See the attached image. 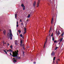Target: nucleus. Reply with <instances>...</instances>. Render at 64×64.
<instances>
[{"instance_id": "nucleus-15", "label": "nucleus", "mask_w": 64, "mask_h": 64, "mask_svg": "<svg viewBox=\"0 0 64 64\" xmlns=\"http://www.w3.org/2000/svg\"><path fill=\"white\" fill-rule=\"evenodd\" d=\"M4 51L6 54H7V52H6V51L5 50H4Z\"/></svg>"}, {"instance_id": "nucleus-40", "label": "nucleus", "mask_w": 64, "mask_h": 64, "mask_svg": "<svg viewBox=\"0 0 64 64\" xmlns=\"http://www.w3.org/2000/svg\"><path fill=\"white\" fill-rule=\"evenodd\" d=\"M22 47H24V44H23L22 45Z\"/></svg>"}, {"instance_id": "nucleus-22", "label": "nucleus", "mask_w": 64, "mask_h": 64, "mask_svg": "<svg viewBox=\"0 0 64 64\" xmlns=\"http://www.w3.org/2000/svg\"><path fill=\"white\" fill-rule=\"evenodd\" d=\"M55 58H56V57H54L53 58V61H54L55 60Z\"/></svg>"}, {"instance_id": "nucleus-57", "label": "nucleus", "mask_w": 64, "mask_h": 64, "mask_svg": "<svg viewBox=\"0 0 64 64\" xmlns=\"http://www.w3.org/2000/svg\"><path fill=\"white\" fill-rule=\"evenodd\" d=\"M58 44L59 45V44H60V43H59Z\"/></svg>"}, {"instance_id": "nucleus-38", "label": "nucleus", "mask_w": 64, "mask_h": 64, "mask_svg": "<svg viewBox=\"0 0 64 64\" xmlns=\"http://www.w3.org/2000/svg\"><path fill=\"white\" fill-rule=\"evenodd\" d=\"M33 64H36V62H34Z\"/></svg>"}, {"instance_id": "nucleus-47", "label": "nucleus", "mask_w": 64, "mask_h": 64, "mask_svg": "<svg viewBox=\"0 0 64 64\" xmlns=\"http://www.w3.org/2000/svg\"><path fill=\"white\" fill-rule=\"evenodd\" d=\"M23 48L24 49H25V48H24V47H23Z\"/></svg>"}, {"instance_id": "nucleus-44", "label": "nucleus", "mask_w": 64, "mask_h": 64, "mask_svg": "<svg viewBox=\"0 0 64 64\" xmlns=\"http://www.w3.org/2000/svg\"><path fill=\"white\" fill-rule=\"evenodd\" d=\"M24 52L23 51L22 52V54H24Z\"/></svg>"}, {"instance_id": "nucleus-54", "label": "nucleus", "mask_w": 64, "mask_h": 64, "mask_svg": "<svg viewBox=\"0 0 64 64\" xmlns=\"http://www.w3.org/2000/svg\"><path fill=\"white\" fill-rule=\"evenodd\" d=\"M53 62L54 63V60L53 61Z\"/></svg>"}, {"instance_id": "nucleus-12", "label": "nucleus", "mask_w": 64, "mask_h": 64, "mask_svg": "<svg viewBox=\"0 0 64 64\" xmlns=\"http://www.w3.org/2000/svg\"><path fill=\"white\" fill-rule=\"evenodd\" d=\"M52 40L53 41H54L55 40V39L54 38V37H53V36H52Z\"/></svg>"}, {"instance_id": "nucleus-27", "label": "nucleus", "mask_w": 64, "mask_h": 64, "mask_svg": "<svg viewBox=\"0 0 64 64\" xmlns=\"http://www.w3.org/2000/svg\"><path fill=\"white\" fill-rule=\"evenodd\" d=\"M52 36H53V33H52V34L51 35V37H52Z\"/></svg>"}, {"instance_id": "nucleus-8", "label": "nucleus", "mask_w": 64, "mask_h": 64, "mask_svg": "<svg viewBox=\"0 0 64 64\" xmlns=\"http://www.w3.org/2000/svg\"><path fill=\"white\" fill-rule=\"evenodd\" d=\"M13 59H14V61L13 62L14 63H15V62H17V60H17V59L16 58H13Z\"/></svg>"}, {"instance_id": "nucleus-10", "label": "nucleus", "mask_w": 64, "mask_h": 64, "mask_svg": "<svg viewBox=\"0 0 64 64\" xmlns=\"http://www.w3.org/2000/svg\"><path fill=\"white\" fill-rule=\"evenodd\" d=\"M6 32V30H4V31L3 32V33L4 35H5V33Z\"/></svg>"}, {"instance_id": "nucleus-37", "label": "nucleus", "mask_w": 64, "mask_h": 64, "mask_svg": "<svg viewBox=\"0 0 64 64\" xmlns=\"http://www.w3.org/2000/svg\"><path fill=\"white\" fill-rule=\"evenodd\" d=\"M63 34H64V33L63 32L62 33V36H63Z\"/></svg>"}, {"instance_id": "nucleus-32", "label": "nucleus", "mask_w": 64, "mask_h": 64, "mask_svg": "<svg viewBox=\"0 0 64 64\" xmlns=\"http://www.w3.org/2000/svg\"><path fill=\"white\" fill-rule=\"evenodd\" d=\"M16 24H18V21L16 22Z\"/></svg>"}, {"instance_id": "nucleus-42", "label": "nucleus", "mask_w": 64, "mask_h": 64, "mask_svg": "<svg viewBox=\"0 0 64 64\" xmlns=\"http://www.w3.org/2000/svg\"><path fill=\"white\" fill-rule=\"evenodd\" d=\"M9 45H10L8 43V46H9Z\"/></svg>"}, {"instance_id": "nucleus-36", "label": "nucleus", "mask_w": 64, "mask_h": 64, "mask_svg": "<svg viewBox=\"0 0 64 64\" xmlns=\"http://www.w3.org/2000/svg\"><path fill=\"white\" fill-rule=\"evenodd\" d=\"M26 25H27V24H25V27H26Z\"/></svg>"}, {"instance_id": "nucleus-50", "label": "nucleus", "mask_w": 64, "mask_h": 64, "mask_svg": "<svg viewBox=\"0 0 64 64\" xmlns=\"http://www.w3.org/2000/svg\"><path fill=\"white\" fill-rule=\"evenodd\" d=\"M22 38H24V37H23V36H22Z\"/></svg>"}, {"instance_id": "nucleus-2", "label": "nucleus", "mask_w": 64, "mask_h": 64, "mask_svg": "<svg viewBox=\"0 0 64 64\" xmlns=\"http://www.w3.org/2000/svg\"><path fill=\"white\" fill-rule=\"evenodd\" d=\"M12 36H11V35H10V33H8L7 34V37H8V38H10H10V40H12Z\"/></svg>"}, {"instance_id": "nucleus-9", "label": "nucleus", "mask_w": 64, "mask_h": 64, "mask_svg": "<svg viewBox=\"0 0 64 64\" xmlns=\"http://www.w3.org/2000/svg\"><path fill=\"white\" fill-rule=\"evenodd\" d=\"M15 41V44L16 45H17V40H16Z\"/></svg>"}, {"instance_id": "nucleus-11", "label": "nucleus", "mask_w": 64, "mask_h": 64, "mask_svg": "<svg viewBox=\"0 0 64 64\" xmlns=\"http://www.w3.org/2000/svg\"><path fill=\"white\" fill-rule=\"evenodd\" d=\"M53 18H52V21H51V23L52 24V23H53Z\"/></svg>"}, {"instance_id": "nucleus-51", "label": "nucleus", "mask_w": 64, "mask_h": 64, "mask_svg": "<svg viewBox=\"0 0 64 64\" xmlns=\"http://www.w3.org/2000/svg\"><path fill=\"white\" fill-rule=\"evenodd\" d=\"M49 36H50V34H49Z\"/></svg>"}, {"instance_id": "nucleus-13", "label": "nucleus", "mask_w": 64, "mask_h": 64, "mask_svg": "<svg viewBox=\"0 0 64 64\" xmlns=\"http://www.w3.org/2000/svg\"><path fill=\"white\" fill-rule=\"evenodd\" d=\"M25 10V6H24V7H23V10Z\"/></svg>"}, {"instance_id": "nucleus-59", "label": "nucleus", "mask_w": 64, "mask_h": 64, "mask_svg": "<svg viewBox=\"0 0 64 64\" xmlns=\"http://www.w3.org/2000/svg\"><path fill=\"white\" fill-rule=\"evenodd\" d=\"M31 61H32V60H31Z\"/></svg>"}, {"instance_id": "nucleus-5", "label": "nucleus", "mask_w": 64, "mask_h": 64, "mask_svg": "<svg viewBox=\"0 0 64 64\" xmlns=\"http://www.w3.org/2000/svg\"><path fill=\"white\" fill-rule=\"evenodd\" d=\"M10 33H10V36H12V32L11 31V30H10Z\"/></svg>"}, {"instance_id": "nucleus-3", "label": "nucleus", "mask_w": 64, "mask_h": 64, "mask_svg": "<svg viewBox=\"0 0 64 64\" xmlns=\"http://www.w3.org/2000/svg\"><path fill=\"white\" fill-rule=\"evenodd\" d=\"M40 0H38V2H37V7H38L39 6V5L40 4Z\"/></svg>"}, {"instance_id": "nucleus-30", "label": "nucleus", "mask_w": 64, "mask_h": 64, "mask_svg": "<svg viewBox=\"0 0 64 64\" xmlns=\"http://www.w3.org/2000/svg\"><path fill=\"white\" fill-rule=\"evenodd\" d=\"M26 33V31H24V34H25V33Z\"/></svg>"}, {"instance_id": "nucleus-23", "label": "nucleus", "mask_w": 64, "mask_h": 64, "mask_svg": "<svg viewBox=\"0 0 64 64\" xmlns=\"http://www.w3.org/2000/svg\"><path fill=\"white\" fill-rule=\"evenodd\" d=\"M30 14H28V18H30Z\"/></svg>"}, {"instance_id": "nucleus-17", "label": "nucleus", "mask_w": 64, "mask_h": 64, "mask_svg": "<svg viewBox=\"0 0 64 64\" xmlns=\"http://www.w3.org/2000/svg\"><path fill=\"white\" fill-rule=\"evenodd\" d=\"M61 34V33L59 31H58V35H60V34Z\"/></svg>"}, {"instance_id": "nucleus-35", "label": "nucleus", "mask_w": 64, "mask_h": 64, "mask_svg": "<svg viewBox=\"0 0 64 64\" xmlns=\"http://www.w3.org/2000/svg\"><path fill=\"white\" fill-rule=\"evenodd\" d=\"M20 43L22 44V40H21L20 41Z\"/></svg>"}, {"instance_id": "nucleus-55", "label": "nucleus", "mask_w": 64, "mask_h": 64, "mask_svg": "<svg viewBox=\"0 0 64 64\" xmlns=\"http://www.w3.org/2000/svg\"><path fill=\"white\" fill-rule=\"evenodd\" d=\"M1 31V30H0V31Z\"/></svg>"}, {"instance_id": "nucleus-21", "label": "nucleus", "mask_w": 64, "mask_h": 64, "mask_svg": "<svg viewBox=\"0 0 64 64\" xmlns=\"http://www.w3.org/2000/svg\"><path fill=\"white\" fill-rule=\"evenodd\" d=\"M10 48H11V49H12L13 48V46H12V45L10 46Z\"/></svg>"}, {"instance_id": "nucleus-56", "label": "nucleus", "mask_w": 64, "mask_h": 64, "mask_svg": "<svg viewBox=\"0 0 64 64\" xmlns=\"http://www.w3.org/2000/svg\"><path fill=\"white\" fill-rule=\"evenodd\" d=\"M17 35H18V33L17 32Z\"/></svg>"}, {"instance_id": "nucleus-49", "label": "nucleus", "mask_w": 64, "mask_h": 64, "mask_svg": "<svg viewBox=\"0 0 64 64\" xmlns=\"http://www.w3.org/2000/svg\"><path fill=\"white\" fill-rule=\"evenodd\" d=\"M8 51H9V50H7V52H8Z\"/></svg>"}, {"instance_id": "nucleus-41", "label": "nucleus", "mask_w": 64, "mask_h": 64, "mask_svg": "<svg viewBox=\"0 0 64 64\" xmlns=\"http://www.w3.org/2000/svg\"><path fill=\"white\" fill-rule=\"evenodd\" d=\"M56 33H57L58 35V33L57 32V31H56Z\"/></svg>"}, {"instance_id": "nucleus-7", "label": "nucleus", "mask_w": 64, "mask_h": 64, "mask_svg": "<svg viewBox=\"0 0 64 64\" xmlns=\"http://www.w3.org/2000/svg\"><path fill=\"white\" fill-rule=\"evenodd\" d=\"M47 38H46V42H44V48H45V44H46V42H47Z\"/></svg>"}, {"instance_id": "nucleus-4", "label": "nucleus", "mask_w": 64, "mask_h": 64, "mask_svg": "<svg viewBox=\"0 0 64 64\" xmlns=\"http://www.w3.org/2000/svg\"><path fill=\"white\" fill-rule=\"evenodd\" d=\"M36 1H34L33 3V6L34 7H35V6H36Z\"/></svg>"}, {"instance_id": "nucleus-20", "label": "nucleus", "mask_w": 64, "mask_h": 64, "mask_svg": "<svg viewBox=\"0 0 64 64\" xmlns=\"http://www.w3.org/2000/svg\"><path fill=\"white\" fill-rule=\"evenodd\" d=\"M18 32L19 33H21V30H18Z\"/></svg>"}, {"instance_id": "nucleus-29", "label": "nucleus", "mask_w": 64, "mask_h": 64, "mask_svg": "<svg viewBox=\"0 0 64 64\" xmlns=\"http://www.w3.org/2000/svg\"><path fill=\"white\" fill-rule=\"evenodd\" d=\"M18 26H19V25H18V24H16V27H18Z\"/></svg>"}, {"instance_id": "nucleus-24", "label": "nucleus", "mask_w": 64, "mask_h": 64, "mask_svg": "<svg viewBox=\"0 0 64 64\" xmlns=\"http://www.w3.org/2000/svg\"><path fill=\"white\" fill-rule=\"evenodd\" d=\"M24 31H26V28H24Z\"/></svg>"}, {"instance_id": "nucleus-1", "label": "nucleus", "mask_w": 64, "mask_h": 64, "mask_svg": "<svg viewBox=\"0 0 64 64\" xmlns=\"http://www.w3.org/2000/svg\"><path fill=\"white\" fill-rule=\"evenodd\" d=\"M18 50H17V51H15V52H14L12 53V57H15V58H16L17 60L18 59V57H17V56L18 55Z\"/></svg>"}, {"instance_id": "nucleus-43", "label": "nucleus", "mask_w": 64, "mask_h": 64, "mask_svg": "<svg viewBox=\"0 0 64 64\" xmlns=\"http://www.w3.org/2000/svg\"><path fill=\"white\" fill-rule=\"evenodd\" d=\"M20 22H22V20H21V19L20 20Z\"/></svg>"}, {"instance_id": "nucleus-34", "label": "nucleus", "mask_w": 64, "mask_h": 64, "mask_svg": "<svg viewBox=\"0 0 64 64\" xmlns=\"http://www.w3.org/2000/svg\"><path fill=\"white\" fill-rule=\"evenodd\" d=\"M54 43H56V42H57V41L56 40H55L54 41Z\"/></svg>"}, {"instance_id": "nucleus-39", "label": "nucleus", "mask_w": 64, "mask_h": 64, "mask_svg": "<svg viewBox=\"0 0 64 64\" xmlns=\"http://www.w3.org/2000/svg\"><path fill=\"white\" fill-rule=\"evenodd\" d=\"M3 44L4 45V44H6V43L4 42H3Z\"/></svg>"}, {"instance_id": "nucleus-25", "label": "nucleus", "mask_w": 64, "mask_h": 64, "mask_svg": "<svg viewBox=\"0 0 64 64\" xmlns=\"http://www.w3.org/2000/svg\"><path fill=\"white\" fill-rule=\"evenodd\" d=\"M20 36L21 37H22V36H23V35H22V34H21L20 35Z\"/></svg>"}, {"instance_id": "nucleus-28", "label": "nucleus", "mask_w": 64, "mask_h": 64, "mask_svg": "<svg viewBox=\"0 0 64 64\" xmlns=\"http://www.w3.org/2000/svg\"><path fill=\"white\" fill-rule=\"evenodd\" d=\"M10 55H11V56H13V55H12V54H11V52H10Z\"/></svg>"}, {"instance_id": "nucleus-52", "label": "nucleus", "mask_w": 64, "mask_h": 64, "mask_svg": "<svg viewBox=\"0 0 64 64\" xmlns=\"http://www.w3.org/2000/svg\"><path fill=\"white\" fill-rule=\"evenodd\" d=\"M58 61H59V60H60V59H58Z\"/></svg>"}, {"instance_id": "nucleus-18", "label": "nucleus", "mask_w": 64, "mask_h": 64, "mask_svg": "<svg viewBox=\"0 0 64 64\" xmlns=\"http://www.w3.org/2000/svg\"><path fill=\"white\" fill-rule=\"evenodd\" d=\"M9 52H13V51L11 50V49H10L9 50Z\"/></svg>"}, {"instance_id": "nucleus-31", "label": "nucleus", "mask_w": 64, "mask_h": 64, "mask_svg": "<svg viewBox=\"0 0 64 64\" xmlns=\"http://www.w3.org/2000/svg\"><path fill=\"white\" fill-rule=\"evenodd\" d=\"M21 24L22 25V26H23V25H24V24H23V23H22Z\"/></svg>"}, {"instance_id": "nucleus-45", "label": "nucleus", "mask_w": 64, "mask_h": 64, "mask_svg": "<svg viewBox=\"0 0 64 64\" xmlns=\"http://www.w3.org/2000/svg\"><path fill=\"white\" fill-rule=\"evenodd\" d=\"M56 64H58V61H56Z\"/></svg>"}, {"instance_id": "nucleus-6", "label": "nucleus", "mask_w": 64, "mask_h": 64, "mask_svg": "<svg viewBox=\"0 0 64 64\" xmlns=\"http://www.w3.org/2000/svg\"><path fill=\"white\" fill-rule=\"evenodd\" d=\"M55 54V52H54L53 51H52V52L51 54V55L52 56H54V54Z\"/></svg>"}, {"instance_id": "nucleus-58", "label": "nucleus", "mask_w": 64, "mask_h": 64, "mask_svg": "<svg viewBox=\"0 0 64 64\" xmlns=\"http://www.w3.org/2000/svg\"><path fill=\"white\" fill-rule=\"evenodd\" d=\"M0 39H1V38H0Z\"/></svg>"}, {"instance_id": "nucleus-19", "label": "nucleus", "mask_w": 64, "mask_h": 64, "mask_svg": "<svg viewBox=\"0 0 64 64\" xmlns=\"http://www.w3.org/2000/svg\"><path fill=\"white\" fill-rule=\"evenodd\" d=\"M17 14H15V18H17Z\"/></svg>"}, {"instance_id": "nucleus-33", "label": "nucleus", "mask_w": 64, "mask_h": 64, "mask_svg": "<svg viewBox=\"0 0 64 64\" xmlns=\"http://www.w3.org/2000/svg\"><path fill=\"white\" fill-rule=\"evenodd\" d=\"M57 48H58V47H56V48L55 50H57Z\"/></svg>"}, {"instance_id": "nucleus-26", "label": "nucleus", "mask_w": 64, "mask_h": 64, "mask_svg": "<svg viewBox=\"0 0 64 64\" xmlns=\"http://www.w3.org/2000/svg\"><path fill=\"white\" fill-rule=\"evenodd\" d=\"M18 59L20 60V59H21V58H20V56H18Z\"/></svg>"}, {"instance_id": "nucleus-14", "label": "nucleus", "mask_w": 64, "mask_h": 64, "mask_svg": "<svg viewBox=\"0 0 64 64\" xmlns=\"http://www.w3.org/2000/svg\"><path fill=\"white\" fill-rule=\"evenodd\" d=\"M62 40H63V38H62L60 39V42H61L62 41Z\"/></svg>"}, {"instance_id": "nucleus-53", "label": "nucleus", "mask_w": 64, "mask_h": 64, "mask_svg": "<svg viewBox=\"0 0 64 64\" xmlns=\"http://www.w3.org/2000/svg\"><path fill=\"white\" fill-rule=\"evenodd\" d=\"M28 21V19L26 21V22H27V21Z\"/></svg>"}, {"instance_id": "nucleus-46", "label": "nucleus", "mask_w": 64, "mask_h": 64, "mask_svg": "<svg viewBox=\"0 0 64 64\" xmlns=\"http://www.w3.org/2000/svg\"><path fill=\"white\" fill-rule=\"evenodd\" d=\"M51 28H50V31L49 32H50V30H51Z\"/></svg>"}, {"instance_id": "nucleus-48", "label": "nucleus", "mask_w": 64, "mask_h": 64, "mask_svg": "<svg viewBox=\"0 0 64 64\" xmlns=\"http://www.w3.org/2000/svg\"><path fill=\"white\" fill-rule=\"evenodd\" d=\"M22 54L23 55H24V54Z\"/></svg>"}, {"instance_id": "nucleus-16", "label": "nucleus", "mask_w": 64, "mask_h": 64, "mask_svg": "<svg viewBox=\"0 0 64 64\" xmlns=\"http://www.w3.org/2000/svg\"><path fill=\"white\" fill-rule=\"evenodd\" d=\"M24 4H22L21 5V6H22V7H24Z\"/></svg>"}]
</instances>
